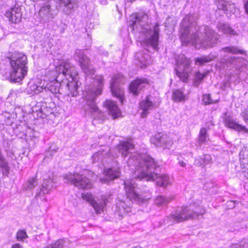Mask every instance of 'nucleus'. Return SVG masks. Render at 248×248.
<instances>
[{
  "instance_id": "20e7f679",
  "label": "nucleus",
  "mask_w": 248,
  "mask_h": 248,
  "mask_svg": "<svg viewBox=\"0 0 248 248\" xmlns=\"http://www.w3.org/2000/svg\"><path fill=\"white\" fill-rule=\"evenodd\" d=\"M197 18L192 15H186L180 25V39L183 45L190 44L197 49L212 47L217 44L218 34L208 26L198 28Z\"/></svg>"
},
{
  "instance_id": "b1692460",
  "label": "nucleus",
  "mask_w": 248,
  "mask_h": 248,
  "mask_svg": "<svg viewBox=\"0 0 248 248\" xmlns=\"http://www.w3.org/2000/svg\"><path fill=\"white\" fill-rule=\"evenodd\" d=\"M135 58L139 62L138 64L141 67H145L151 63V57L147 53L138 52L135 54Z\"/></svg>"
},
{
  "instance_id": "39448f33",
  "label": "nucleus",
  "mask_w": 248,
  "mask_h": 248,
  "mask_svg": "<svg viewBox=\"0 0 248 248\" xmlns=\"http://www.w3.org/2000/svg\"><path fill=\"white\" fill-rule=\"evenodd\" d=\"M129 26L134 31L139 41L152 47L154 50L157 48L160 31L158 23L149 25L147 15L136 13L130 16Z\"/></svg>"
},
{
  "instance_id": "e433bc0d",
  "label": "nucleus",
  "mask_w": 248,
  "mask_h": 248,
  "mask_svg": "<svg viewBox=\"0 0 248 248\" xmlns=\"http://www.w3.org/2000/svg\"><path fill=\"white\" fill-rule=\"evenodd\" d=\"M202 100L205 105H209L212 103H216L217 101H213L211 99L210 94H204L202 95Z\"/></svg>"
},
{
  "instance_id": "cd10ccee",
  "label": "nucleus",
  "mask_w": 248,
  "mask_h": 248,
  "mask_svg": "<svg viewBox=\"0 0 248 248\" xmlns=\"http://www.w3.org/2000/svg\"><path fill=\"white\" fill-rule=\"evenodd\" d=\"M217 57V55L216 54L211 53L208 56H204L196 59L195 63L198 65H202L214 60Z\"/></svg>"
},
{
  "instance_id": "a878e982",
  "label": "nucleus",
  "mask_w": 248,
  "mask_h": 248,
  "mask_svg": "<svg viewBox=\"0 0 248 248\" xmlns=\"http://www.w3.org/2000/svg\"><path fill=\"white\" fill-rule=\"evenodd\" d=\"M111 153H109L108 154V151L103 150L102 151H99L95 153L92 156L93 162H97L101 161L103 165H104L105 162L107 163V157L110 156Z\"/></svg>"
},
{
  "instance_id": "412c9836",
  "label": "nucleus",
  "mask_w": 248,
  "mask_h": 248,
  "mask_svg": "<svg viewBox=\"0 0 248 248\" xmlns=\"http://www.w3.org/2000/svg\"><path fill=\"white\" fill-rule=\"evenodd\" d=\"M45 85V80L44 79H38L35 83L30 82L29 84V91H31V93L34 94H38L40 93H44Z\"/></svg>"
},
{
  "instance_id": "c9c22d12",
  "label": "nucleus",
  "mask_w": 248,
  "mask_h": 248,
  "mask_svg": "<svg viewBox=\"0 0 248 248\" xmlns=\"http://www.w3.org/2000/svg\"><path fill=\"white\" fill-rule=\"evenodd\" d=\"M64 241L60 239L56 241L54 243L49 246H47L45 248H62L63 247Z\"/></svg>"
},
{
  "instance_id": "c756f323",
  "label": "nucleus",
  "mask_w": 248,
  "mask_h": 248,
  "mask_svg": "<svg viewBox=\"0 0 248 248\" xmlns=\"http://www.w3.org/2000/svg\"><path fill=\"white\" fill-rule=\"evenodd\" d=\"M172 96L173 100L176 102L184 101L186 99V95L182 89L174 91Z\"/></svg>"
},
{
  "instance_id": "79ce46f5",
  "label": "nucleus",
  "mask_w": 248,
  "mask_h": 248,
  "mask_svg": "<svg viewBox=\"0 0 248 248\" xmlns=\"http://www.w3.org/2000/svg\"><path fill=\"white\" fill-rule=\"evenodd\" d=\"M246 152V151H242L240 152L239 154L240 160L242 162L244 163V164L245 163L244 162V160H245L244 154Z\"/></svg>"
},
{
  "instance_id": "7c9ffc66",
  "label": "nucleus",
  "mask_w": 248,
  "mask_h": 248,
  "mask_svg": "<svg viewBox=\"0 0 248 248\" xmlns=\"http://www.w3.org/2000/svg\"><path fill=\"white\" fill-rule=\"evenodd\" d=\"M131 202H127V203L125 201L119 200L116 203V206L118 209H123L124 214H126L130 211Z\"/></svg>"
},
{
  "instance_id": "58836bf2",
  "label": "nucleus",
  "mask_w": 248,
  "mask_h": 248,
  "mask_svg": "<svg viewBox=\"0 0 248 248\" xmlns=\"http://www.w3.org/2000/svg\"><path fill=\"white\" fill-rule=\"evenodd\" d=\"M241 115L245 123L248 124V109L244 110Z\"/></svg>"
},
{
  "instance_id": "603ef678",
  "label": "nucleus",
  "mask_w": 248,
  "mask_h": 248,
  "mask_svg": "<svg viewBox=\"0 0 248 248\" xmlns=\"http://www.w3.org/2000/svg\"><path fill=\"white\" fill-rule=\"evenodd\" d=\"M17 232L22 233V232H25L24 231H18Z\"/></svg>"
},
{
  "instance_id": "a211bd4d",
  "label": "nucleus",
  "mask_w": 248,
  "mask_h": 248,
  "mask_svg": "<svg viewBox=\"0 0 248 248\" xmlns=\"http://www.w3.org/2000/svg\"><path fill=\"white\" fill-rule=\"evenodd\" d=\"M148 85V81L145 78L137 79L129 86V90L134 95H137L140 90Z\"/></svg>"
},
{
  "instance_id": "09e8293b",
  "label": "nucleus",
  "mask_w": 248,
  "mask_h": 248,
  "mask_svg": "<svg viewBox=\"0 0 248 248\" xmlns=\"http://www.w3.org/2000/svg\"><path fill=\"white\" fill-rule=\"evenodd\" d=\"M180 165L182 167H185V165H186V163H184L183 161H179V162Z\"/></svg>"
},
{
  "instance_id": "aec40b11",
  "label": "nucleus",
  "mask_w": 248,
  "mask_h": 248,
  "mask_svg": "<svg viewBox=\"0 0 248 248\" xmlns=\"http://www.w3.org/2000/svg\"><path fill=\"white\" fill-rule=\"evenodd\" d=\"M225 124L226 126L239 132L248 133V129L237 123L233 119L227 116L225 119Z\"/></svg>"
},
{
  "instance_id": "423d86ee",
  "label": "nucleus",
  "mask_w": 248,
  "mask_h": 248,
  "mask_svg": "<svg viewBox=\"0 0 248 248\" xmlns=\"http://www.w3.org/2000/svg\"><path fill=\"white\" fill-rule=\"evenodd\" d=\"M28 60L27 56L22 53H17L10 61V69L3 77L5 79L10 80L14 82H21L28 72Z\"/></svg>"
},
{
  "instance_id": "9b49d317",
  "label": "nucleus",
  "mask_w": 248,
  "mask_h": 248,
  "mask_svg": "<svg viewBox=\"0 0 248 248\" xmlns=\"http://www.w3.org/2000/svg\"><path fill=\"white\" fill-rule=\"evenodd\" d=\"M190 60L181 54L176 58V66L175 71L176 75L183 81L186 82L188 79L189 73L191 72Z\"/></svg>"
},
{
  "instance_id": "ea45409f",
  "label": "nucleus",
  "mask_w": 248,
  "mask_h": 248,
  "mask_svg": "<svg viewBox=\"0 0 248 248\" xmlns=\"http://www.w3.org/2000/svg\"><path fill=\"white\" fill-rule=\"evenodd\" d=\"M27 237V233H17L16 235V238L18 241H23Z\"/></svg>"
},
{
  "instance_id": "a18cd8bd",
  "label": "nucleus",
  "mask_w": 248,
  "mask_h": 248,
  "mask_svg": "<svg viewBox=\"0 0 248 248\" xmlns=\"http://www.w3.org/2000/svg\"><path fill=\"white\" fill-rule=\"evenodd\" d=\"M227 203L228 204V206H231V207H234L235 206V202L232 201H229Z\"/></svg>"
},
{
  "instance_id": "2f4dec72",
  "label": "nucleus",
  "mask_w": 248,
  "mask_h": 248,
  "mask_svg": "<svg viewBox=\"0 0 248 248\" xmlns=\"http://www.w3.org/2000/svg\"><path fill=\"white\" fill-rule=\"evenodd\" d=\"M172 200L170 197H165L163 196H159L155 200V203L157 206H164Z\"/></svg>"
},
{
  "instance_id": "f03ea898",
  "label": "nucleus",
  "mask_w": 248,
  "mask_h": 248,
  "mask_svg": "<svg viewBox=\"0 0 248 248\" xmlns=\"http://www.w3.org/2000/svg\"><path fill=\"white\" fill-rule=\"evenodd\" d=\"M77 70L68 60L63 61L54 69L46 73L44 78L45 80L44 92L46 95L42 96L47 99L51 97V94L60 93L61 87L66 83L67 94L72 96L78 94V89L81 83L78 81Z\"/></svg>"
},
{
  "instance_id": "37998d69",
  "label": "nucleus",
  "mask_w": 248,
  "mask_h": 248,
  "mask_svg": "<svg viewBox=\"0 0 248 248\" xmlns=\"http://www.w3.org/2000/svg\"><path fill=\"white\" fill-rule=\"evenodd\" d=\"M240 248H248V242H242L240 244Z\"/></svg>"
},
{
  "instance_id": "5701e85b",
  "label": "nucleus",
  "mask_w": 248,
  "mask_h": 248,
  "mask_svg": "<svg viewBox=\"0 0 248 248\" xmlns=\"http://www.w3.org/2000/svg\"><path fill=\"white\" fill-rule=\"evenodd\" d=\"M59 7L64 14L69 15L74 8V3L72 0H59Z\"/></svg>"
},
{
  "instance_id": "f8f14e48",
  "label": "nucleus",
  "mask_w": 248,
  "mask_h": 248,
  "mask_svg": "<svg viewBox=\"0 0 248 248\" xmlns=\"http://www.w3.org/2000/svg\"><path fill=\"white\" fill-rule=\"evenodd\" d=\"M124 82L125 78L123 76L118 74L113 77L110 83V89L112 95L119 98L121 103H123L124 91L121 85Z\"/></svg>"
},
{
  "instance_id": "de8ad7c7",
  "label": "nucleus",
  "mask_w": 248,
  "mask_h": 248,
  "mask_svg": "<svg viewBox=\"0 0 248 248\" xmlns=\"http://www.w3.org/2000/svg\"><path fill=\"white\" fill-rule=\"evenodd\" d=\"M12 248H22L19 244L16 243V244L13 245Z\"/></svg>"
},
{
  "instance_id": "4be33fe9",
  "label": "nucleus",
  "mask_w": 248,
  "mask_h": 248,
  "mask_svg": "<svg viewBox=\"0 0 248 248\" xmlns=\"http://www.w3.org/2000/svg\"><path fill=\"white\" fill-rule=\"evenodd\" d=\"M104 106L114 119L121 116V111L115 102L110 100H107L104 103Z\"/></svg>"
},
{
  "instance_id": "7ed1b4c3",
  "label": "nucleus",
  "mask_w": 248,
  "mask_h": 248,
  "mask_svg": "<svg viewBox=\"0 0 248 248\" xmlns=\"http://www.w3.org/2000/svg\"><path fill=\"white\" fill-rule=\"evenodd\" d=\"M85 75L86 85L83 97L86 101L84 107L85 112L94 119L102 118L103 115L95 104L97 97L101 94L103 88V77L101 75L94 76L95 70L90 64L89 58L82 50L77 49L74 55Z\"/></svg>"
},
{
  "instance_id": "6ab92c4d",
  "label": "nucleus",
  "mask_w": 248,
  "mask_h": 248,
  "mask_svg": "<svg viewBox=\"0 0 248 248\" xmlns=\"http://www.w3.org/2000/svg\"><path fill=\"white\" fill-rule=\"evenodd\" d=\"M120 175L119 168L113 169L110 168L104 172V177L100 178V181L103 183H108L110 180H112Z\"/></svg>"
},
{
  "instance_id": "9d476101",
  "label": "nucleus",
  "mask_w": 248,
  "mask_h": 248,
  "mask_svg": "<svg viewBox=\"0 0 248 248\" xmlns=\"http://www.w3.org/2000/svg\"><path fill=\"white\" fill-rule=\"evenodd\" d=\"M124 189L126 196L130 201H134L138 203L143 202L150 198V196L143 197L140 194L137 184L135 179L126 180L124 182Z\"/></svg>"
},
{
  "instance_id": "4468645a",
  "label": "nucleus",
  "mask_w": 248,
  "mask_h": 248,
  "mask_svg": "<svg viewBox=\"0 0 248 248\" xmlns=\"http://www.w3.org/2000/svg\"><path fill=\"white\" fill-rule=\"evenodd\" d=\"M151 142L155 145L169 148L173 144L172 138L163 133H157L151 138Z\"/></svg>"
},
{
  "instance_id": "393cba45",
  "label": "nucleus",
  "mask_w": 248,
  "mask_h": 248,
  "mask_svg": "<svg viewBox=\"0 0 248 248\" xmlns=\"http://www.w3.org/2000/svg\"><path fill=\"white\" fill-rule=\"evenodd\" d=\"M54 183L53 180H51L50 178L44 179L40 187V191L37 193L36 197H40L41 193L44 195L49 193L53 187Z\"/></svg>"
},
{
  "instance_id": "8fccbe9b",
  "label": "nucleus",
  "mask_w": 248,
  "mask_h": 248,
  "mask_svg": "<svg viewBox=\"0 0 248 248\" xmlns=\"http://www.w3.org/2000/svg\"><path fill=\"white\" fill-rule=\"evenodd\" d=\"M245 176L248 179V169H247V171L245 172Z\"/></svg>"
},
{
  "instance_id": "1a4fd4ad",
  "label": "nucleus",
  "mask_w": 248,
  "mask_h": 248,
  "mask_svg": "<svg viewBox=\"0 0 248 248\" xmlns=\"http://www.w3.org/2000/svg\"><path fill=\"white\" fill-rule=\"evenodd\" d=\"M92 173L88 170H83L80 173H69L65 175L64 179L65 182L74 184L75 186L80 189H90L92 187V184L85 175Z\"/></svg>"
},
{
  "instance_id": "bb28decb",
  "label": "nucleus",
  "mask_w": 248,
  "mask_h": 248,
  "mask_svg": "<svg viewBox=\"0 0 248 248\" xmlns=\"http://www.w3.org/2000/svg\"><path fill=\"white\" fill-rule=\"evenodd\" d=\"M218 31L225 34L235 35V31L233 30L228 24L219 22L217 25Z\"/></svg>"
},
{
  "instance_id": "c85d7f7f",
  "label": "nucleus",
  "mask_w": 248,
  "mask_h": 248,
  "mask_svg": "<svg viewBox=\"0 0 248 248\" xmlns=\"http://www.w3.org/2000/svg\"><path fill=\"white\" fill-rule=\"evenodd\" d=\"M50 12V4L49 1H47L44 4V5L42 7L39 11V14L41 16L50 18L51 17Z\"/></svg>"
},
{
  "instance_id": "f257e3e1",
  "label": "nucleus",
  "mask_w": 248,
  "mask_h": 248,
  "mask_svg": "<svg viewBox=\"0 0 248 248\" xmlns=\"http://www.w3.org/2000/svg\"><path fill=\"white\" fill-rule=\"evenodd\" d=\"M134 147L133 140L128 139L120 141L117 146V150L124 158L130 154L127 163L129 170L132 172L134 171L135 177L147 181L156 180L157 185L163 187L171 184L172 178L163 174L158 176L155 173L156 165L153 158L145 154L141 155L137 152L132 153Z\"/></svg>"
},
{
  "instance_id": "473e14b6",
  "label": "nucleus",
  "mask_w": 248,
  "mask_h": 248,
  "mask_svg": "<svg viewBox=\"0 0 248 248\" xmlns=\"http://www.w3.org/2000/svg\"><path fill=\"white\" fill-rule=\"evenodd\" d=\"M208 139V136L207 133V130L205 128H202L200 130L199 138L198 144H201L205 142Z\"/></svg>"
},
{
  "instance_id": "a19ab883",
  "label": "nucleus",
  "mask_w": 248,
  "mask_h": 248,
  "mask_svg": "<svg viewBox=\"0 0 248 248\" xmlns=\"http://www.w3.org/2000/svg\"><path fill=\"white\" fill-rule=\"evenodd\" d=\"M26 137H27V139H28L29 138H31V140L34 141V142H35L36 140H37V135H36V133L34 132H33V135L32 136H28V135H26Z\"/></svg>"
},
{
  "instance_id": "4c0bfd02",
  "label": "nucleus",
  "mask_w": 248,
  "mask_h": 248,
  "mask_svg": "<svg viewBox=\"0 0 248 248\" xmlns=\"http://www.w3.org/2000/svg\"><path fill=\"white\" fill-rule=\"evenodd\" d=\"M29 185L28 187L29 188H33L37 184V180L35 178H32L30 179L28 181Z\"/></svg>"
},
{
  "instance_id": "3c124183",
  "label": "nucleus",
  "mask_w": 248,
  "mask_h": 248,
  "mask_svg": "<svg viewBox=\"0 0 248 248\" xmlns=\"http://www.w3.org/2000/svg\"><path fill=\"white\" fill-rule=\"evenodd\" d=\"M108 52H105V53H104V55H105L106 56H108Z\"/></svg>"
},
{
  "instance_id": "f3484780",
  "label": "nucleus",
  "mask_w": 248,
  "mask_h": 248,
  "mask_svg": "<svg viewBox=\"0 0 248 248\" xmlns=\"http://www.w3.org/2000/svg\"><path fill=\"white\" fill-rule=\"evenodd\" d=\"M218 9L222 10L226 13L227 16H231V14L235 12L234 4L228 0H216Z\"/></svg>"
},
{
  "instance_id": "f704fd0d",
  "label": "nucleus",
  "mask_w": 248,
  "mask_h": 248,
  "mask_svg": "<svg viewBox=\"0 0 248 248\" xmlns=\"http://www.w3.org/2000/svg\"><path fill=\"white\" fill-rule=\"evenodd\" d=\"M201 159L202 160V162L199 161L198 159H196L195 161V163L196 165L201 166L202 165H209L212 163V157L209 155H204L203 157L201 158Z\"/></svg>"
},
{
  "instance_id": "ddd939ff",
  "label": "nucleus",
  "mask_w": 248,
  "mask_h": 248,
  "mask_svg": "<svg viewBox=\"0 0 248 248\" xmlns=\"http://www.w3.org/2000/svg\"><path fill=\"white\" fill-rule=\"evenodd\" d=\"M160 101L155 99L151 95L147 96L140 103V108L142 110L141 116L142 118L146 117L150 111L158 107Z\"/></svg>"
},
{
  "instance_id": "c03bdc74",
  "label": "nucleus",
  "mask_w": 248,
  "mask_h": 248,
  "mask_svg": "<svg viewBox=\"0 0 248 248\" xmlns=\"http://www.w3.org/2000/svg\"><path fill=\"white\" fill-rule=\"evenodd\" d=\"M245 8L247 13L248 14V0H244Z\"/></svg>"
},
{
  "instance_id": "0eeeda50",
  "label": "nucleus",
  "mask_w": 248,
  "mask_h": 248,
  "mask_svg": "<svg viewBox=\"0 0 248 248\" xmlns=\"http://www.w3.org/2000/svg\"><path fill=\"white\" fill-rule=\"evenodd\" d=\"M201 201H198L189 206H183L178 208L167 217L169 222L178 223L185 220L195 218L199 215L204 213L205 210L202 206L200 205Z\"/></svg>"
},
{
  "instance_id": "72a5a7b5",
  "label": "nucleus",
  "mask_w": 248,
  "mask_h": 248,
  "mask_svg": "<svg viewBox=\"0 0 248 248\" xmlns=\"http://www.w3.org/2000/svg\"><path fill=\"white\" fill-rule=\"evenodd\" d=\"M208 74V72L201 73L200 72H197L195 74L194 79V85L195 86L198 87L200 82L203 80L205 76Z\"/></svg>"
},
{
  "instance_id": "49530a36",
  "label": "nucleus",
  "mask_w": 248,
  "mask_h": 248,
  "mask_svg": "<svg viewBox=\"0 0 248 248\" xmlns=\"http://www.w3.org/2000/svg\"><path fill=\"white\" fill-rule=\"evenodd\" d=\"M240 246L238 244H234L230 246L228 248H240Z\"/></svg>"
},
{
  "instance_id": "2eb2a0df",
  "label": "nucleus",
  "mask_w": 248,
  "mask_h": 248,
  "mask_svg": "<svg viewBox=\"0 0 248 248\" xmlns=\"http://www.w3.org/2000/svg\"><path fill=\"white\" fill-rule=\"evenodd\" d=\"M82 197L93 206L97 214H100L103 212L104 209L108 202L106 198H102L101 201L97 202L94 200L93 195L88 192L82 193Z\"/></svg>"
},
{
  "instance_id": "6e6552de",
  "label": "nucleus",
  "mask_w": 248,
  "mask_h": 248,
  "mask_svg": "<svg viewBox=\"0 0 248 248\" xmlns=\"http://www.w3.org/2000/svg\"><path fill=\"white\" fill-rule=\"evenodd\" d=\"M221 57L223 58L216 64V68L219 71L224 70L229 65H233L236 68L240 69L243 65H246L247 62L241 58H236L229 57L228 54L243 53V51L235 46L225 47L220 50Z\"/></svg>"
},
{
  "instance_id": "dca6fc26",
  "label": "nucleus",
  "mask_w": 248,
  "mask_h": 248,
  "mask_svg": "<svg viewBox=\"0 0 248 248\" xmlns=\"http://www.w3.org/2000/svg\"><path fill=\"white\" fill-rule=\"evenodd\" d=\"M5 16L13 23H19L22 18L21 8L19 6H14L6 11Z\"/></svg>"
}]
</instances>
